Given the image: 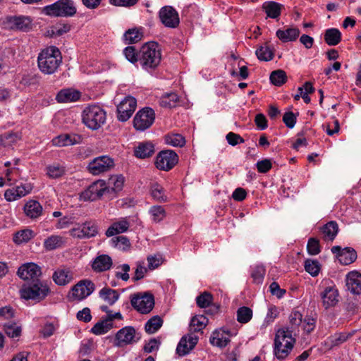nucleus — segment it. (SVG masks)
I'll return each mask as SVG.
<instances>
[{
	"label": "nucleus",
	"mask_w": 361,
	"mask_h": 361,
	"mask_svg": "<svg viewBox=\"0 0 361 361\" xmlns=\"http://www.w3.org/2000/svg\"><path fill=\"white\" fill-rule=\"evenodd\" d=\"M62 55L59 49L49 46L42 49L37 56V66L45 75H51L57 72L62 63Z\"/></svg>",
	"instance_id": "f257e3e1"
},
{
	"label": "nucleus",
	"mask_w": 361,
	"mask_h": 361,
	"mask_svg": "<svg viewBox=\"0 0 361 361\" xmlns=\"http://www.w3.org/2000/svg\"><path fill=\"white\" fill-rule=\"evenodd\" d=\"M161 60L159 45L155 42L145 43L139 50V63L145 71L154 70Z\"/></svg>",
	"instance_id": "f03ea898"
},
{
	"label": "nucleus",
	"mask_w": 361,
	"mask_h": 361,
	"mask_svg": "<svg viewBox=\"0 0 361 361\" xmlns=\"http://www.w3.org/2000/svg\"><path fill=\"white\" fill-rule=\"evenodd\" d=\"M49 292L50 289L45 282L36 279L23 284L20 289V295L26 300H31L39 302L44 300Z\"/></svg>",
	"instance_id": "7ed1b4c3"
},
{
	"label": "nucleus",
	"mask_w": 361,
	"mask_h": 361,
	"mask_svg": "<svg viewBox=\"0 0 361 361\" xmlns=\"http://www.w3.org/2000/svg\"><path fill=\"white\" fill-rule=\"evenodd\" d=\"M83 123L90 129L97 130L105 123L106 112L97 105L86 107L82 114Z\"/></svg>",
	"instance_id": "20e7f679"
},
{
	"label": "nucleus",
	"mask_w": 361,
	"mask_h": 361,
	"mask_svg": "<svg viewBox=\"0 0 361 361\" xmlns=\"http://www.w3.org/2000/svg\"><path fill=\"white\" fill-rule=\"evenodd\" d=\"M43 12L51 17H71L76 13L77 9L73 0H59L44 7Z\"/></svg>",
	"instance_id": "39448f33"
},
{
	"label": "nucleus",
	"mask_w": 361,
	"mask_h": 361,
	"mask_svg": "<svg viewBox=\"0 0 361 361\" xmlns=\"http://www.w3.org/2000/svg\"><path fill=\"white\" fill-rule=\"evenodd\" d=\"M110 192V189L106 186V183L103 180H98L92 183L80 195V198L85 201H94L104 195Z\"/></svg>",
	"instance_id": "423d86ee"
},
{
	"label": "nucleus",
	"mask_w": 361,
	"mask_h": 361,
	"mask_svg": "<svg viewBox=\"0 0 361 361\" xmlns=\"http://www.w3.org/2000/svg\"><path fill=\"white\" fill-rule=\"evenodd\" d=\"M154 119V111L149 107H145L136 113L133 118V126L137 130L144 131L153 124Z\"/></svg>",
	"instance_id": "0eeeda50"
},
{
	"label": "nucleus",
	"mask_w": 361,
	"mask_h": 361,
	"mask_svg": "<svg viewBox=\"0 0 361 361\" xmlns=\"http://www.w3.org/2000/svg\"><path fill=\"white\" fill-rule=\"evenodd\" d=\"M132 306L142 314L149 313L154 307V297L150 293H137L131 298Z\"/></svg>",
	"instance_id": "6e6552de"
},
{
	"label": "nucleus",
	"mask_w": 361,
	"mask_h": 361,
	"mask_svg": "<svg viewBox=\"0 0 361 361\" xmlns=\"http://www.w3.org/2000/svg\"><path fill=\"white\" fill-rule=\"evenodd\" d=\"M114 166V161L109 156H100L92 160L87 166L88 171L97 176L106 172Z\"/></svg>",
	"instance_id": "1a4fd4ad"
},
{
	"label": "nucleus",
	"mask_w": 361,
	"mask_h": 361,
	"mask_svg": "<svg viewBox=\"0 0 361 361\" xmlns=\"http://www.w3.org/2000/svg\"><path fill=\"white\" fill-rule=\"evenodd\" d=\"M178 161V155L173 151L163 150L157 154L155 165L158 169L168 171L174 167Z\"/></svg>",
	"instance_id": "9d476101"
},
{
	"label": "nucleus",
	"mask_w": 361,
	"mask_h": 361,
	"mask_svg": "<svg viewBox=\"0 0 361 361\" xmlns=\"http://www.w3.org/2000/svg\"><path fill=\"white\" fill-rule=\"evenodd\" d=\"M137 106L136 99L131 96L125 97L117 106V118L122 122L128 121Z\"/></svg>",
	"instance_id": "9b49d317"
},
{
	"label": "nucleus",
	"mask_w": 361,
	"mask_h": 361,
	"mask_svg": "<svg viewBox=\"0 0 361 361\" xmlns=\"http://www.w3.org/2000/svg\"><path fill=\"white\" fill-rule=\"evenodd\" d=\"M159 16L162 24L166 27L175 28L180 23L178 13L172 6L162 7L159 12Z\"/></svg>",
	"instance_id": "f8f14e48"
},
{
	"label": "nucleus",
	"mask_w": 361,
	"mask_h": 361,
	"mask_svg": "<svg viewBox=\"0 0 361 361\" xmlns=\"http://www.w3.org/2000/svg\"><path fill=\"white\" fill-rule=\"evenodd\" d=\"M326 286L321 293L323 306L325 309L334 306L338 302V291L335 285L328 280L324 282Z\"/></svg>",
	"instance_id": "ddd939ff"
},
{
	"label": "nucleus",
	"mask_w": 361,
	"mask_h": 361,
	"mask_svg": "<svg viewBox=\"0 0 361 361\" xmlns=\"http://www.w3.org/2000/svg\"><path fill=\"white\" fill-rule=\"evenodd\" d=\"M135 329L133 326H125L116 334L114 345L123 347L137 341L135 339Z\"/></svg>",
	"instance_id": "4468645a"
},
{
	"label": "nucleus",
	"mask_w": 361,
	"mask_h": 361,
	"mask_svg": "<svg viewBox=\"0 0 361 361\" xmlns=\"http://www.w3.org/2000/svg\"><path fill=\"white\" fill-rule=\"evenodd\" d=\"M41 268L32 262L25 263L20 266L18 270V276L25 281L39 279L41 276Z\"/></svg>",
	"instance_id": "2eb2a0df"
},
{
	"label": "nucleus",
	"mask_w": 361,
	"mask_h": 361,
	"mask_svg": "<svg viewBox=\"0 0 361 361\" xmlns=\"http://www.w3.org/2000/svg\"><path fill=\"white\" fill-rule=\"evenodd\" d=\"M94 290V284L88 280L78 283L72 288V295L78 300L89 296Z\"/></svg>",
	"instance_id": "dca6fc26"
},
{
	"label": "nucleus",
	"mask_w": 361,
	"mask_h": 361,
	"mask_svg": "<svg viewBox=\"0 0 361 361\" xmlns=\"http://www.w3.org/2000/svg\"><path fill=\"white\" fill-rule=\"evenodd\" d=\"M32 187L29 183L20 184L14 188L7 189L4 192V197L8 202L17 200L29 194Z\"/></svg>",
	"instance_id": "f3484780"
},
{
	"label": "nucleus",
	"mask_w": 361,
	"mask_h": 361,
	"mask_svg": "<svg viewBox=\"0 0 361 361\" xmlns=\"http://www.w3.org/2000/svg\"><path fill=\"white\" fill-rule=\"evenodd\" d=\"M331 252L337 255L338 261L343 265H348L357 259V253L353 248L341 249L340 246H334L331 248Z\"/></svg>",
	"instance_id": "a211bd4d"
},
{
	"label": "nucleus",
	"mask_w": 361,
	"mask_h": 361,
	"mask_svg": "<svg viewBox=\"0 0 361 361\" xmlns=\"http://www.w3.org/2000/svg\"><path fill=\"white\" fill-rule=\"evenodd\" d=\"M81 142V136L75 133L61 134L52 140L53 145L56 147H68L80 144Z\"/></svg>",
	"instance_id": "6ab92c4d"
},
{
	"label": "nucleus",
	"mask_w": 361,
	"mask_h": 361,
	"mask_svg": "<svg viewBox=\"0 0 361 361\" xmlns=\"http://www.w3.org/2000/svg\"><path fill=\"white\" fill-rule=\"evenodd\" d=\"M197 340V337L192 334L182 337L177 345L176 353L180 356L188 354L195 346Z\"/></svg>",
	"instance_id": "aec40b11"
},
{
	"label": "nucleus",
	"mask_w": 361,
	"mask_h": 361,
	"mask_svg": "<svg viewBox=\"0 0 361 361\" xmlns=\"http://www.w3.org/2000/svg\"><path fill=\"white\" fill-rule=\"evenodd\" d=\"M52 279L58 286H66L73 279V274L69 268L61 267L53 274Z\"/></svg>",
	"instance_id": "412c9836"
},
{
	"label": "nucleus",
	"mask_w": 361,
	"mask_h": 361,
	"mask_svg": "<svg viewBox=\"0 0 361 361\" xmlns=\"http://www.w3.org/2000/svg\"><path fill=\"white\" fill-rule=\"evenodd\" d=\"M346 286L353 294L361 293V274L356 271L349 272L346 275Z\"/></svg>",
	"instance_id": "4be33fe9"
},
{
	"label": "nucleus",
	"mask_w": 361,
	"mask_h": 361,
	"mask_svg": "<svg viewBox=\"0 0 361 361\" xmlns=\"http://www.w3.org/2000/svg\"><path fill=\"white\" fill-rule=\"evenodd\" d=\"M112 264L111 257L108 255H100L92 260L91 267L95 272H103L110 269Z\"/></svg>",
	"instance_id": "5701e85b"
},
{
	"label": "nucleus",
	"mask_w": 361,
	"mask_h": 361,
	"mask_svg": "<svg viewBox=\"0 0 361 361\" xmlns=\"http://www.w3.org/2000/svg\"><path fill=\"white\" fill-rule=\"evenodd\" d=\"M300 34V30L296 27H289L284 30L279 29L276 37L283 43L295 42Z\"/></svg>",
	"instance_id": "b1692460"
},
{
	"label": "nucleus",
	"mask_w": 361,
	"mask_h": 361,
	"mask_svg": "<svg viewBox=\"0 0 361 361\" xmlns=\"http://www.w3.org/2000/svg\"><path fill=\"white\" fill-rule=\"evenodd\" d=\"M23 210L27 217L35 219L42 214L43 208L38 201L30 200L25 203Z\"/></svg>",
	"instance_id": "393cba45"
},
{
	"label": "nucleus",
	"mask_w": 361,
	"mask_h": 361,
	"mask_svg": "<svg viewBox=\"0 0 361 361\" xmlns=\"http://www.w3.org/2000/svg\"><path fill=\"white\" fill-rule=\"evenodd\" d=\"M283 336H275L274 340V353L278 359H283L288 356L293 347L291 345V343L290 341H286V343L283 345L280 339L282 338Z\"/></svg>",
	"instance_id": "a878e982"
},
{
	"label": "nucleus",
	"mask_w": 361,
	"mask_h": 361,
	"mask_svg": "<svg viewBox=\"0 0 361 361\" xmlns=\"http://www.w3.org/2000/svg\"><path fill=\"white\" fill-rule=\"evenodd\" d=\"M322 238L325 241H333L338 232V225L335 221H331L321 228Z\"/></svg>",
	"instance_id": "bb28decb"
},
{
	"label": "nucleus",
	"mask_w": 361,
	"mask_h": 361,
	"mask_svg": "<svg viewBox=\"0 0 361 361\" xmlns=\"http://www.w3.org/2000/svg\"><path fill=\"white\" fill-rule=\"evenodd\" d=\"M124 180V177L122 175L112 176L108 180L106 186L110 189V192L108 193L109 197H114L116 193L122 190Z\"/></svg>",
	"instance_id": "cd10ccee"
},
{
	"label": "nucleus",
	"mask_w": 361,
	"mask_h": 361,
	"mask_svg": "<svg viewBox=\"0 0 361 361\" xmlns=\"http://www.w3.org/2000/svg\"><path fill=\"white\" fill-rule=\"evenodd\" d=\"M80 94L73 89L61 90L56 95V100L61 103L73 102L80 99Z\"/></svg>",
	"instance_id": "c85d7f7f"
},
{
	"label": "nucleus",
	"mask_w": 361,
	"mask_h": 361,
	"mask_svg": "<svg viewBox=\"0 0 361 361\" xmlns=\"http://www.w3.org/2000/svg\"><path fill=\"white\" fill-rule=\"evenodd\" d=\"M283 5L273 1H266L262 5V8L267 13V17L277 18L280 16Z\"/></svg>",
	"instance_id": "c756f323"
},
{
	"label": "nucleus",
	"mask_w": 361,
	"mask_h": 361,
	"mask_svg": "<svg viewBox=\"0 0 361 361\" xmlns=\"http://www.w3.org/2000/svg\"><path fill=\"white\" fill-rule=\"evenodd\" d=\"M154 152V147L152 143L149 142H144L140 143L135 147L134 154L135 156L140 159H145L152 156Z\"/></svg>",
	"instance_id": "7c9ffc66"
},
{
	"label": "nucleus",
	"mask_w": 361,
	"mask_h": 361,
	"mask_svg": "<svg viewBox=\"0 0 361 361\" xmlns=\"http://www.w3.org/2000/svg\"><path fill=\"white\" fill-rule=\"evenodd\" d=\"M130 226V224L126 219H121L111 224L106 230V235L108 237L113 236L116 234L126 232Z\"/></svg>",
	"instance_id": "2f4dec72"
},
{
	"label": "nucleus",
	"mask_w": 361,
	"mask_h": 361,
	"mask_svg": "<svg viewBox=\"0 0 361 361\" xmlns=\"http://www.w3.org/2000/svg\"><path fill=\"white\" fill-rule=\"evenodd\" d=\"M210 343L214 346L219 348L225 347L229 342L228 334L222 330H215L210 338Z\"/></svg>",
	"instance_id": "473e14b6"
},
{
	"label": "nucleus",
	"mask_w": 361,
	"mask_h": 361,
	"mask_svg": "<svg viewBox=\"0 0 361 361\" xmlns=\"http://www.w3.org/2000/svg\"><path fill=\"white\" fill-rule=\"evenodd\" d=\"M99 295L101 299L109 305H113L120 296L117 290L106 287L99 290Z\"/></svg>",
	"instance_id": "72a5a7b5"
},
{
	"label": "nucleus",
	"mask_w": 361,
	"mask_h": 361,
	"mask_svg": "<svg viewBox=\"0 0 361 361\" xmlns=\"http://www.w3.org/2000/svg\"><path fill=\"white\" fill-rule=\"evenodd\" d=\"M324 39L330 46L337 45L341 40V33L336 28L327 29L325 32Z\"/></svg>",
	"instance_id": "f704fd0d"
},
{
	"label": "nucleus",
	"mask_w": 361,
	"mask_h": 361,
	"mask_svg": "<svg viewBox=\"0 0 361 361\" xmlns=\"http://www.w3.org/2000/svg\"><path fill=\"white\" fill-rule=\"evenodd\" d=\"M10 23L17 29L27 30L31 25L32 20L27 16H13L10 18Z\"/></svg>",
	"instance_id": "c9c22d12"
},
{
	"label": "nucleus",
	"mask_w": 361,
	"mask_h": 361,
	"mask_svg": "<svg viewBox=\"0 0 361 361\" xmlns=\"http://www.w3.org/2000/svg\"><path fill=\"white\" fill-rule=\"evenodd\" d=\"M208 319L204 315H197L192 318L190 324L191 331L198 332L202 331L207 324Z\"/></svg>",
	"instance_id": "e433bc0d"
},
{
	"label": "nucleus",
	"mask_w": 361,
	"mask_h": 361,
	"mask_svg": "<svg viewBox=\"0 0 361 361\" xmlns=\"http://www.w3.org/2000/svg\"><path fill=\"white\" fill-rule=\"evenodd\" d=\"M112 327L113 323H111V319L106 318L95 324L91 331L95 335H102L107 333Z\"/></svg>",
	"instance_id": "4c0bfd02"
},
{
	"label": "nucleus",
	"mask_w": 361,
	"mask_h": 361,
	"mask_svg": "<svg viewBox=\"0 0 361 361\" xmlns=\"http://www.w3.org/2000/svg\"><path fill=\"white\" fill-rule=\"evenodd\" d=\"M178 101V97L175 92L166 93L163 94L160 99L159 104L162 107L172 108L176 105Z\"/></svg>",
	"instance_id": "58836bf2"
},
{
	"label": "nucleus",
	"mask_w": 361,
	"mask_h": 361,
	"mask_svg": "<svg viewBox=\"0 0 361 361\" xmlns=\"http://www.w3.org/2000/svg\"><path fill=\"white\" fill-rule=\"evenodd\" d=\"M64 243L63 238L60 235H52L44 242V246L47 250H53L62 246Z\"/></svg>",
	"instance_id": "ea45409f"
},
{
	"label": "nucleus",
	"mask_w": 361,
	"mask_h": 361,
	"mask_svg": "<svg viewBox=\"0 0 361 361\" xmlns=\"http://www.w3.org/2000/svg\"><path fill=\"white\" fill-rule=\"evenodd\" d=\"M162 324L161 318L159 316H154L147 322L145 329L149 334H154L161 328Z\"/></svg>",
	"instance_id": "a19ab883"
},
{
	"label": "nucleus",
	"mask_w": 361,
	"mask_h": 361,
	"mask_svg": "<svg viewBox=\"0 0 361 361\" xmlns=\"http://www.w3.org/2000/svg\"><path fill=\"white\" fill-rule=\"evenodd\" d=\"M151 219L154 223L161 221L166 216V211L162 206L154 205L150 207L149 210Z\"/></svg>",
	"instance_id": "79ce46f5"
},
{
	"label": "nucleus",
	"mask_w": 361,
	"mask_h": 361,
	"mask_svg": "<svg viewBox=\"0 0 361 361\" xmlns=\"http://www.w3.org/2000/svg\"><path fill=\"white\" fill-rule=\"evenodd\" d=\"M255 53L258 59L260 61H269L274 57V52L267 44H265L257 49Z\"/></svg>",
	"instance_id": "37998d69"
},
{
	"label": "nucleus",
	"mask_w": 361,
	"mask_h": 361,
	"mask_svg": "<svg viewBox=\"0 0 361 361\" xmlns=\"http://www.w3.org/2000/svg\"><path fill=\"white\" fill-rule=\"evenodd\" d=\"M142 37V33L136 28L129 29L123 35V39L127 44L137 43Z\"/></svg>",
	"instance_id": "c03bdc74"
},
{
	"label": "nucleus",
	"mask_w": 361,
	"mask_h": 361,
	"mask_svg": "<svg viewBox=\"0 0 361 361\" xmlns=\"http://www.w3.org/2000/svg\"><path fill=\"white\" fill-rule=\"evenodd\" d=\"M6 334L11 338H18L21 334V326L16 323L7 322L4 325Z\"/></svg>",
	"instance_id": "a18cd8bd"
},
{
	"label": "nucleus",
	"mask_w": 361,
	"mask_h": 361,
	"mask_svg": "<svg viewBox=\"0 0 361 361\" xmlns=\"http://www.w3.org/2000/svg\"><path fill=\"white\" fill-rule=\"evenodd\" d=\"M46 169L47 176L51 178H58L65 173V167L59 164L49 165Z\"/></svg>",
	"instance_id": "49530a36"
},
{
	"label": "nucleus",
	"mask_w": 361,
	"mask_h": 361,
	"mask_svg": "<svg viewBox=\"0 0 361 361\" xmlns=\"http://www.w3.org/2000/svg\"><path fill=\"white\" fill-rule=\"evenodd\" d=\"M269 79L274 85L281 86L286 81V73L283 70H276L271 73Z\"/></svg>",
	"instance_id": "de8ad7c7"
},
{
	"label": "nucleus",
	"mask_w": 361,
	"mask_h": 361,
	"mask_svg": "<svg viewBox=\"0 0 361 361\" xmlns=\"http://www.w3.org/2000/svg\"><path fill=\"white\" fill-rule=\"evenodd\" d=\"M151 195L152 197L159 202H166V196L165 195L164 190L161 185L154 183L151 185Z\"/></svg>",
	"instance_id": "09e8293b"
},
{
	"label": "nucleus",
	"mask_w": 361,
	"mask_h": 361,
	"mask_svg": "<svg viewBox=\"0 0 361 361\" xmlns=\"http://www.w3.org/2000/svg\"><path fill=\"white\" fill-rule=\"evenodd\" d=\"M34 237V232L30 229L22 230L17 232L13 238V240L17 244L27 242Z\"/></svg>",
	"instance_id": "8fccbe9b"
},
{
	"label": "nucleus",
	"mask_w": 361,
	"mask_h": 361,
	"mask_svg": "<svg viewBox=\"0 0 361 361\" xmlns=\"http://www.w3.org/2000/svg\"><path fill=\"white\" fill-rule=\"evenodd\" d=\"M252 317V311L250 307H241L237 311V320L240 323H247Z\"/></svg>",
	"instance_id": "3c124183"
},
{
	"label": "nucleus",
	"mask_w": 361,
	"mask_h": 361,
	"mask_svg": "<svg viewBox=\"0 0 361 361\" xmlns=\"http://www.w3.org/2000/svg\"><path fill=\"white\" fill-rule=\"evenodd\" d=\"M165 141L168 145L173 147H183L185 140L180 134H169L165 136Z\"/></svg>",
	"instance_id": "603ef678"
},
{
	"label": "nucleus",
	"mask_w": 361,
	"mask_h": 361,
	"mask_svg": "<svg viewBox=\"0 0 361 361\" xmlns=\"http://www.w3.org/2000/svg\"><path fill=\"white\" fill-rule=\"evenodd\" d=\"M86 238L94 237L98 233L97 224L92 221H86L81 224Z\"/></svg>",
	"instance_id": "864d4df0"
},
{
	"label": "nucleus",
	"mask_w": 361,
	"mask_h": 361,
	"mask_svg": "<svg viewBox=\"0 0 361 361\" xmlns=\"http://www.w3.org/2000/svg\"><path fill=\"white\" fill-rule=\"evenodd\" d=\"M111 245L119 250H126L130 247L129 240L125 236H118L111 240Z\"/></svg>",
	"instance_id": "5fc2aeb1"
},
{
	"label": "nucleus",
	"mask_w": 361,
	"mask_h": 361,
	"mask_svg": "<svg viewBox=\"0 0 361 361\" xmlns=\"http://www.w3.org/2000/svg\"><path fill=\"white\" fill-rule=\"evenodd\" d=\"M213 296L209 292H204L196 298V302L198 307L205 308L212 303Z\"/></svg>",
	"instance_id": "6e6d98bb"
},
{
	"label": "nucleus",
	"mask_w": 361,
	"mask_h": 361,
	"mask_svg": "<svg viewBox=\"0 0 361 361\" xmlns=\"http://www.w3.org/2000/svg\"><path fill=\"white\" fill-rule=\"evenodd\" d=\"M265 268L262 265L255 266L251 274V276L253 279V281L255 283H262L265 275Z\"/></svg>",
	"instance_id": "4d7b16f0"
},
{
	"label": "nucleus",
	"mask_w": 361,
	"mask_h": 361,
	"mask_svg": "<svg viewBox=\"0 0 361 361\" xmlns=\"http://www.w3.org/2000/svg\"><path fill=\"white\" fill-rule=\"evenodd\" d=\"M305 269L307 272L312 276H316L319 274L320 267L317 261L307 259L305 263Z\"/></svg>",
	"instance_id": "13d9d810"
},
{
	"label": "nucleus",
	"mask_w": 361,
	"mask_h": 361,
	"mask_svg": "<svg viewBox=\"0 0 361 361\" xmlns=\"http://www.w3.org/2000/svg\"><path fill=\"white\" fill-rule=\"evenodd\" d=\"M19 140V137L15 133H4L0 135V143L5 147L11 146Z\"/></svg>",
	"instance_id": "bf43d9fd"
},
{
	"label": "nucleus",
	"mask_w": 361,
	"mask_h": 361,
	"mask_svg": "<svg viewBox=\"0 0 361 361\" xmlns=\"http://www.w3.org/2000/svg\"><path fill=\"white\" fill-rule=\"evenodd\" d=\"M123 54L126 59L132 63H139V51L137 52L135 47H127L123 50Z\"/></svg>",
	"instance_id": "052dcab7"
},
{
	"label": "nucleus",
	"mask_w": 361,
	"mask_h": 361,
	"mask_svg": "<svg viewBox=\"0 0 361 361\" xmlns=\"http://www.w3.org/2000/svg\"><path fill=\"white\" fill-rule=\"evenodd\" d=\"M117 269H120L121 271H117L115 274V276L117 279H121L123 281H128L130 278L128 271H130V266L128 264H123L117 267Z\"/></svg>",
	"instance_id": "680f3d73"
},
{
	"label": "nucleus",
	"mask_w": 361,
	"mask_h": 361,
	"mask_svg": "<svg viewBox=\"0 0 361 361\" xmlns=\"http://www.w3.org/2000/svg\"><path fill=\"white\" fill-rule=\"evenodd\" d=\"M307 252L311 255H316L320 252L319 240L315 238H310L307 245Z\"/></svg>",
	"instance_id": "e2e57ef3"
},
{
	"label": "nucleus",
	"mask_w": 361,
	"mask_h": 361,
	"mask_svg": "<svg viewBox=\"0 0 361 361\" xmlns=\"http://www.w3.org/2000/svg\"><path fill=\"white\" fill-rule=\"evenodd\" d=\"M283 336L282 337V338H283V340L280 339V341L284 345L286 341H290V343H291V345L292 347H293V344L295 343V339L293 338L292 336V331H289L288 329H279L276 334V336Z\"/></svg>",
	"instance_id": "0e129e2a"
},
{
	"label": "nucleus",
	"mask_w": 361,
	"mask_h": 361,
	"mask_svg": "<svg viewBox=\"0 0 361 361\" xmlns=\"http://www.w3.org/2000/svg\"><path fill=\"white\" fill-rule=\"evenodd\" d=\"M228 143L232 146H235L238 144L243 143L244 139L238 134L233 132L228 133L226 136Z\"/></svg>",
	"instance_id": "69168bd1"
},
{
	"label": "nucleus",
	"mask_w": 361,
	"mask_h": 361,
	"mask_svg": "<svg viewBox=\"0 0 361 361\" xmlns=\"http://www.w3.org/2000/svg\"><path fill=\"white\" fill-rule=\"evenodd\" d=\"M283 121L288 128H293L296 123V117L292 111H288L284 114Z\"/></svg>",
	"instance_id": "338daca9"
},
{
	"label": "nucleus",
	"mask_w": 361,
	"mask_h": 361,
	"mask_svg": "<svg viewBox=\"0 0 361 361\" xmlns=\"http://www.w3.org/2000/svg\"><path fill=\"white\" fill-rule=\"evenodd\" d=\"M271 162L269 159H265L259 161L256 164L257 169L259 173H265L269 171L271 168Z\"/></svg>",
	"instance_id": "774afa93"
}]
</instances>
